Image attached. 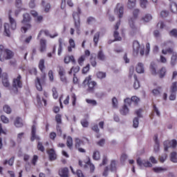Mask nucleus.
<instances>
[{
	"label": "nucleus",
	"mask_w": 177,
	"mask_h": 177,
	"mask_svg": "<svg viewBox=\"0 0 177 177\" xmlns=\"http://www.w3.org/2000/svg\"><path fill=\"white\" fill-rule=\"evenodd\" d=\"M21 23H31V17L30 16V14H24L23 19L21 20Z\"/></svg>",
	"instance_id": "obj_20"
},
{
	"label": "nucleus",
	"mask_w": 177,
	"mask_h": 177,
	"mask_svg": "<svg viewBox=\"0 0 177 177\" xmlns=\"http://www.w3.org/2000/svg\"><path fill=\"white\" fill-rule=\"evenodd\" d=\"M21 24L23 26L21 27V31L24 34H26V32H27L28 30H31V27H32L31 22L21 23Z\"/></svg>",
	"instance_id": "obj_14"
},
{
	"label": "nucleus",
	"mask_w": 177,
	"mask_h": 177,
	"mask_svg": "<svg viewBox=\"0 0 177 177\" xmlns=\"http://www.w3.org/2000/svg\"><path fill=\"white\" fill-rule=\"evenodd\" d=\"M93 158L96 161L100 160V152H99V151H95L93 154Z\"/></svg>",
	"instance_id": "obj_36"
},
{
	"label": "nucleus",
	"mask_w": 177,
	"mask_h": 177,
	"mask_svg": "<svg viewBox=\"0 0 177 177\" xmlns=\"http://www.w3.org/2000/svg\"><path fill=\"white\" fill-rule=\"evenodd\" d=\"M152 19L153 17H151V15L147 14L145 16L141 18V20H142V21H144L145 23H149V21H150V20H151Z\"/></svg>",
	"instance_id": "obj_32"
},
{
	"label": "nucleus",
	"mask_w": 177,
	"mask_h": 177,
	"mask_svg": "<svg viewBox=\"0 0 177 177\" xmlns=\"http://www.w3.org/2000/svg\"><path fill=\"white\" fill-rule=\"evenodd\" d=\"M91 65L89 64H88L86 66H84L83 68V69L82 70V74H86V73H88V71H89Z\"/></svg>",
	"instance_id": "obj_47"
},
{
	"label": "nucleus",
	"mask_w": 177,
	"mask_h": 177,
	"mask_svg": "<svg viewBox=\"0 0 177 177\" xmlns=\"http://www.w3.org/2000/svg\"><path fill=\"white\" fill-rule=\"evenodd\" d=\"M108 162H109V159H107V156H104L102 157V162L101 164H100V167H102L103 165H106Z\"/></svg>",
	"instance_id": "obj_56"
},
{
	"label": "nucleus",
	"mask_w": 177,
	"mask_h": 177,
	"mask_svg": "<svg viewBox=\"0 0 177 177\" xmlns=\"http://www.w3.org/2000/svg\"><path fill=\"white\" fill-rule=\"evenodd\" d=\"M147 3H149L147 0H140V5L142 9H146L147 8Z\"/></svg>",
	"instance_id": "obj_38"
},
{
	"label": "nucleus",
	"mask_w": 177,
	"mask_h": 177,
	"mask_svg": "<svg viewBox=\"0 0 177 177\" xmlns=\"http://www.w3.org/2000/svg\"><path fill=\"white\" fill-rule=\"evenodd\" d=\"M66 146L68 149H73V138L68 136L67 141H66Z\"/></svg>",
	"instance_id": "obj_34"
},
{
	"label": "nucleus",
	"mask_w": 177,
	"mask_h": 177,
	"mask_svg": "<svg viewBox=\"0 0 177 177\" xmlns=\"http://www.w3.org/2000/svg\"><path fill=\"white\" fill-rule=\"evenodd\" d=\"M133 128H138L139 127V118H135L133 120Z\"/></svg>",
	"instance_id": "obj_48"
},
{
	"label": "nucleus",
	"mask_w": 177,
	"mask_h": 177,
	"mask_svg": "<svg viewBox=\"0 0 177 177\" xmlns=\"http://www.w3.org/2000/svg\"><path fill=\"white\" fill-rule=\"evenodd\" d=\"M39 136L37 135V127L33 124L32 127L30 140L31 142H34L35 140H39Z\"/></svg>",
	"instance_id": "obj_11"
},
{
	"label": "nucleus",
	"mask_w": 177,
	"mask_h": 177,
	"mask_svg": "<svg viewBox=\"0 0 177 177\" xmlns=\"http://www.w3.org/2000/svg\"><path fill=\"white\" fill-rule=\"evenodd\" d=\"M157 27H159L160 30H162L165 27V24L162 21H159V22L157 24Z\"/></svg>",
	"instance_id": "obj_64"
},
{
	"label": "nucleus",
	"mask_w": 177,
	"mask_h": 177,
	"mask_svg": "<svg viewBox=\"0 0 177 177\" xmlns=\"http://www.w3.org/2000/svg\"><path fill=\"white\" fill-rule=\"evenodd\" d=\"M128 159V155L125 153H122L120 157L121 162H125V160Z\"/></svg>",
	"instance_id": "obj_62"
},
{
	"label": "nucleus",
	"mask_w": 177,
	"mask_h": 177,
	"mask_svg": "<svg viewBox=\"0 0 177 177\" xmlns=\"http://www.w3.org/2000/svg\"><path fill=\"white\" fill-rule=\"evenodd\" d=\"M4 35L6 37H10V30H9V24H5L4 26Z\"/></svg>",
	"instance_id": "obj_31"
},
{
	"label": "nucleus",
	"mask_w": 177,
	"mask_h": 177,
	"mask_svg": "<svg viewBox=\"0 0 177 177\" xmlns=\"http://www.w3.org/2000/svg\"><path fill=\"white\" fill-rule=\"evenodd\" d=\"M136 161L137 165H138V167H140V169H143V167H145V168H151V167H153L151 162H150V161H149L148 160H142V158H138Z\"/></svg>",
	"instance_id": "obj_5"
},
{
	"label": "nucleus",
	"mask_w": 177,
	"mask_h": 177,
	"mask_svg": "<svg viewBox=\"0 0 177 177\" xmlns=\"http://www.w3.org/2000/svg\"><path fill=\"white\" fill-rule=\"evenodd\" d=\"M73 18L74 20L75 28L77 31H80L81 27V21L80 19V15L77 13H73Z\"/></svg>",
	"instance_id": "obj_9"
},
{
	"label": "nucleus",
	"mask_w": 177,
	"mask_h": 177,
	"mask_svg": "<svg viewBox=\"0 0 177 177\" xmlns=\"http://www.w3.org/2000/svg\"><path fill=\"white\" fill-rule=\"evenodd\" d=\"M112 104H113V107H114V109H117V107L118 106V100H117V98L115 97H114L112 99Z\"/></svg>",
	"instance_id": "obj_53"
},
{
	"label": "nucleus",
	"mask_w": 177,
	"mask_h": 177,
	"mask_svg": "<svg viewBox=\"0 0 177 177\" xmlns=\"http://www.w3.org/2000/svg\"><path fill=\"white\" fill-rule=\"evenodd\" d=\"M39 136L37 135V127L33 124L32 127L30 140L31 142H34L35 140H39Z\"/></svg>",
	"instance_id": "obj_12"
},
{
	"label": "nucleus",
	"mask_w": 177,
	"mask_h": 177,
	"mask_svg": "<svg viewBox=\"0 0 177 177\" xmlns=\"http://www.w3.org/2000/svg\"><path fill=\"white\" fill-rule=\"evenodd\" d=\"M110 171H111V172H114V171H117V161L116 160H113L111 161Z\"/></svg>",
	"instance_id": "obj_26"
},
{
	"label": "nucleus",
	"mask_w": 177,
	"mask_h": 177,
	"mask_svg": "<svg viewBox=\"0 0 177 177\" xmlns=\"http://www.w3.org/2000/svg\"><path fill=\"white\" fill-rule=\"evenodd\" d=\"M140 12V10H139V8L134 9L133 10V17H131L129 19V24L131 28H132V30H138L136 25H135V20L138 19Z\"/></svg>",
	"instance_id": "obj_2"
},
{
	"label": "nucleus",
	"mask_w": 177,
	"mask_h": 177,
	"mask_svg": "<svg viewBox=\"0 0 177 177\" xmlns=\"http://www.w3.org/2000/svg\"><path fill=\"white\" fill-rule=\"evenodd\" d=\"M46 50V40L41 39H40V51L45 52Z\"/></svg>",
	"instance_id": "obj_22"
},
{
	"label": "nucleus",
	"mask_w": 177,
	"mask_h": 177,
	"mask_svg": "<svg viewBox=\"0 0 177 177\" xmlns=\"http://www.w3.org/2000/svg\"><path fill=\"white\" fill-rule=\"evenodd\" d=\"M97 57L98 60H101L102 62L106 60V55H104V53H103L102 50L98 51Z\"/></svg>",
	"instance_id": "obj_24"
},
{
	"label": "nucleus",
	"mask_w": 177,
	"mask_h": 177,
	"mask_svg": "<svg viewBox=\"0 0 177 177\" xmlns=\"http://www.w3.org/2000/svg\"><path fill=\"white\" fill-rule=\"evenodd\" d=\"M176 61H177V53H173L172 56L171 57V62L170 64L171 66H175L176 64Z\"/></svg>",
	"instance_id": "obj_28"
},
{
	"label": "nucleus",
	"mask_w": 177,
	"mask_h": 177,
	"mask_svg": "<svg viewBox=\"0 0 177 177\" xmlns=\"http://www.w3.org/2000/svg\"><path fill=\"white\" fill-rule=\"evenodd\" d=\"M90 62L93 67H96V64H97V63L96 62V57H93V56H91L90 58Z\"/></svg>",
	"instance_id": "obj_49"
},
{
	"label": "nucleus",
	"mask_w": 177,
	"mask_h": 177,
	"mask_svg": "<svg viewBox=\"0 0 177 177\" xmlns=\"http://www.w3.org/2000/svg\"><path fill=\"white\" fill-rule=\"evenodd\" d=\"M165 73H167V69L165 68H162L160 71V78H163L165 76Z\"/></svg>",
	"instance_id": "obj_54"
},
{
	"label": "nucleus",
	"mask_w": 177,
	"mask_h": 177,
	"mask_svg": "<svg viewBox=\"0 0 177 177\" xmlns=\"http://www.w3.org/2000/svg\"><path fill=\"white\" fill-rule=\"evenodd\" d=\"M82 143H84V142H82V140H81L80 138H76L75 139V147H76V149H78V148L81 147V145H82Z\"/></svg>",
	"instance_id": "obj_44"
},
{
	"label": "nucleus",
	"mask_w": 177,
	"mask_h": 177,
	"mask_svg": "<svg viewBox=\"0 0 177 177\" xmlns=\"http://www.w3.org/2000/svg\"><path fill=\"white\" fill-rule=\"evenodd\" d=\"M41 5L44 8V12L48 13L50 9V4L49 3H46L44 0H42Z\"/></svg>",
	"instance_id": "obj_25"
},
{
	"label": "nucleus",
	"mask_w": 177,
	"mask_h": 177,
	"mask_svg": "<svg viewBox=\"0 0 177 177\" xmlns=\"http://www.w3.org/2000/svg\"><path fill=\"white\" fill-rule=\"evenodd\" d=\"M86 103L88 104H91V106H96L97 104V102L95 100H86Z\"/></svg>",
	"instance_id": "obj_59"
},
{
	"label": "nucleus",
	"mask_w": 177,
	"mask_h": 177,
	"mask_svg": "<svg viewBox=\"0 0 177 177\" xmlns=\"http://www.w3.org/2000/svg\"><path fill=\"white\" fill-rule=\"evenodd\" d=\"M20 80H21V75H20L13 80L12 89L14 92L17 93L19 92V88H23V83Z\"/></svg>",
	"instance_id": "obj_3"
},
{
	"label": "nucleus",
	"mask_w": 177,
	"mask_h": 177,
	"mask_svg": "<svg viewBox=\"0 0 177 177\" xmlns=\"http://www.w3.org/2000/svg\"><path fill=\"white\" fill-rule=\"evenodd\" d=\"M35 85L37 91H42V86H41V82L39 80V77H37V81L35 82Z\"/></svg>",
	"instance_id": "obj_39"
},
{
	"label": "nucleus",
	"mask_w": 177,
	"mask_h": 177,
	"mask_svg": "<svg viewBox=\"0 0 177 177\" xmlns=\"http://www.w3.org/2000/svg\"><path fill=\"white\" fill-rule=\"evenodd\" d=\"M167 157H168V156L167 155V153H164L162 156H159V161L160 162H165V160H167Z\"/></svg>",
	"instance_id": "obj_61"
},
{
	"label": "nucleus",
	"mask_w": 177,
	"mask_h": 177,
	"mask_svg": "<svg viewBox=\"0 0 177 177\" xmlns=\"http://www.w3.org/2000/svg\"><path fill=\"white\" fill-rule=\"evenodd\" d=\"M120 113L122 115H128L129 114V109H128V106L127 104H124L120 109Z\"/></svg>",
	"instance_id": "obj_19"
},
{
	"label": "nucleus",
	"mask_w": 177,
	"mask_h": 177,
	"mask_svg": "<svg viewBox=\"0 0 177 177\" xmlns=\"http://www.w3.org/2000/svg\"><path fill=\"white\" fill-rule=\"evenodd\" d=\"M152 93L154 96H158V95H160V93H161V88H154L152 91Z\"/></svg>",
	"instance_id": "obj_46"
},
{
	"label": "nucleus",
	"mask_w": 177,
	"mask_h": 177,
	"mask_svg": "<svg viewBox=\"0 0 177 177\" xmlns=\"http://www.w3.org/2000/svg\"><path fill=\"white\" fill-rule=\"evenodd\" d=\"M153 171L156 174H160L161 172H165V171H167V168L155 167V168H153Z\"/></svg>",
	"instance_id": "obj_35"
},
{
	"label": "nucleus",
	"mask_w": 177,
	"mask_h": 177,
	"mask_svg": "<svg viewBox=\"0 0 177 177\" xmlns=\"http://www.w3.org/2000/svg\"><path fill=\"white\" fill-rule=\"evenodd\" d=\"M8 19H9L11 30H16V28H17V22L16 21V19L12 17L10 15H9Z\"/></svg>",
	"instance_id": "obj_15"
},
{
	"label": "nucleus",
	"mask_w": 177,
	"mask_h": 177,
	"mask_svg": "<svg viewBox=\"0 0 177 177\" xmlns=\"http://www.w3.org/2000/svg\"><path fill=\"white\" fill-rule=\"evenodd\" d=\"M95 21H96V20L93 17H89L87 18L88 24H92V23H95Z\"/></svg>",
	"instance_id": "obj_63"
},
{
	"label": "nucleus",
	"mask_w": 177,
	"mask_h": 177,
	"mask_svg": "<svg viewBox=\"0 0 177 177\" xmlns=\"http://www.w3.org/2000/svg\"><path fill=\"white\" fill-rule=\"evenodd\" d=\"M136 6V0H129L127 3L128 9H133Z\"/></svg>",
	"instance_id": "obj_29"
},
{
	"label": "nucleus",
	"mask_w": 177,
	"mask_h": 177,
	"mask_svg": "<svg viewBox=\"0 0 177 177\" xmlns=\"http://www.w3.org/2000/svg\"><path fill=\"white\" fill-rule=\"evenodd\" d=\"M170 161H171V162H177V153L176 151L171 153Z\"/></svg>",
	"instance_id": "obj_33"
},
{
	"label": "nucleus",
	"mask_w": 177,
	"mask_h": 177,
	"mask_svg": "<svg viewBox=\"0 0 177 177\" xmlns=\"http://www.w3.org/2000/svg\"><path fill=\"white\" fill-rule=\"evenodd\" d=\"M55 120H56V122L57 123V124L56 126L57 135H58V136H62V129L60 128V126L59 125V124H62V115L60 114L56 115Z\"/></svg>",
	"instance_id": "obj_10"
},
{
	"label": "nucleus",
	"mask_w": 177,
	"mask_h": 177,
	"mask_svg": "<svg viewBox=\"0 0 177 177\" xmlns=\"http://www.w3.org/2000/svg\"><path fill=\"white\" fill-rule=\"evenodd\" d=\"M0 78L2 80V84L6 88H9L10 86V83L9 80H8V73H2V68H0Z\"/></svg>",
	"instance_id": "obj_6"
},
{
	"label": "nucleus",
	"mask_w": 177,
	"mask_h": 177,
	"mask_svg": "<svg viewBox=\"0 0 177 177\" xmlns=\"http://www.w3.org/2000/svg\"><path fill=\"white\" fill-rule=\"evenodd\" d=\"M114 13L119 17V19H122V17L124 16V6L118 3L114 10Z\"/></svg>",
	"instance_id": "obj_8"
},
{
	"label": "nucleus",
	"mask_w": 177,
	"mask_h": 177,
	"mask_svg": "<svg viewBox=\"0 0 177 177\" xmlns=\"http://www.w3.org/2000/svg\"><path fill=\"white\" fill-rule=\"evenodd\" d=\"M15 126L17 128H21V127H23V119H21L20 117L16 118L15 121Z\"/></svg>",
	"instance_id": "obj_21"
},
{
	"label": "nucleus",
	"mask_w": 177,
	"mask_h": 177,
	"mask_svg": "<svg viewBox=\"0 0 177 177\" xmlns=\"http://www.w3.org/2000/svg\"><path fill=\"white\" fill-rule=\"evenodd\" d=\"M52 92L54 99H57V97H59V94L57 93V90H56V87H53L52 88Z\"/></svg>",
	"instance_id": "obj_51"
},
{
	"label": "nucleus",
	"mask_w": 177,
	"mask_h": 177,
	"mask_svg": "<svg viewBox=\"0 0 177 177\" xmlns=\"http://www.w3.org/2000/svg\"><path fill=\"white\" fill-rule=\"evenodd\" d=\"M6 56L4 57H2L1 55H0V60L1 62H5V60H9L13 57V52L10 50H5Z\"/></svg>",
	"instance_id": "obj_13"
},
{
	"label": "nucleus",
	"mask_w": 177,
	"mask_h": 177,
	"mask_svg": "<svg viewBox=\"0 0 177 177\" xmlns=\"http://www.w3.org/2000/svg\"><path fill=\"white\" fill-rule=\"evenodd\" d=\"M97 78H100V80H103V78H106V73L103 72H98L97 73Z\"/></svg>",
	"instance_id": "obj_55"
},
{
	"label": "nucleus",
	"mask_w": 177,
	"mask_h": 177,
	"mask_svg": "<svg viewBox=\"0 0 177 177\" xmlns=\"http://www.w3.org/2000/svg\"><path fill=\"white\" fill-rule=\"evenodd\" d=\"M84 62H85V56L82 55L77 60V63L80 64V66L84 65Z\"/></svg>",
	"instance_id": "obj_52"
},
{
	"label": "nucleus",
	"mask_w": 177,
	"mask_h": 177,
	"mask_svg": "<svg viewBox=\"0 0 177 177\" xmlns=\"http://www.w3.org/2000/svg\"><path fill=\"white\" fill-rule=\"evenodd\" d=\"M163 146L165 151H168V149H169V147H172L173 149L176 147L177 141L176 140H172L171 141L166 140L163 142Z\"/></svg>",
	"instance_id": "obj_7"
},
{
	"label": "nucleus",
	"mask_w": 177,
	"mask_h": 177,
	"mask_svg": "<svg viewBox=\"0 0 177 177\" xmlns=\"http://www.w3.org/2000/svg\"><path fill=\"white\" fill-rule=\"evenodd\" d=\"M84 85H88V88L87 89V92L89 93H93L95 92V86H96L97 84L95 82H91V76L86 77L85 80L83 81Z\"/></svg>",
	"instance_id": "obj_4"
},
{
	"label": "nucleus",
	"mask_w": 177,
	"mask_h": 177,
	"mask_svg": "<svg viewBox=\"0 0 177 177\" xmlns=\"http://www.w3.org/2000/svg\"><path fill=\"white\" fill-rule=\"evenodd\" d=\"M99 38H100V32H97L95 33L93 37V42L95 44V46H97V43L99 42Z\"/></svg>",
	"instance_id": "obj_30"
},
{
	"label": "nucleus",
	"mask_w": 177,
	"mask_h": 177,
	"mask_svg": "<svg viewBox=\"0 0 177 177\" xmlns=\"http://www.w3.org/2000/svg\"><path fill=\"white\" fill-rule=\"evenodd\" d=\"M44 34L45 35H46L47 37H50V38H55V37H57V35H59L57 33H55L54 35H52L49 34V30H44Z\"/></svg>",
	"instance_id": "obj_57"
},
{
	"label": "nucleus",
	"mask_w": 177,
	"mask_h": 177,
	"mask_svg": "<svg viewBox=\"0 0 177 177\" xmlns=\"http://www.w3.org/2000/svg\"><path fill=\"white\" fill-rule=\"evenodd\" d=\"M154 151L156 153L160 151V142H158V137L157 136H155Z\"/></svg>",
	"instance_id": "obj_27"
},
{
	"label": "nucleus",
	"mask_w": 177,
	"mask_h": 177,
	"mask_svg": "<svg viewBox=\"0 0 177 177\" xmlns=\"http://www.w3.org/2000/svg\"><path fill=\"white\" fill-rule=\"evenodd\" d=\"M170 37H174V38H177V30L176 29H172L169 32Z\"/></svg>",
	"instance_id": "obj_58"
},
{
	"label": "nucleus",
	"mask_w": 177,
	"mask_h": 177,
	"mask_svg": "<svg viewBox=\"0 0 177 177\" xmlns=\"http://www.w3.org/2000/svg\"><path fill=\"white\" fill-rule=\"evenodd\" d=\"M48 154L49 156V159L50 161H55V160H56V152L55 151V149H51L48 150Z\"/></svg>",
	"instance_id": "obj_17"
},
{
	"label": "nucleus",
	"mask_w": 177,
	"mask_h": 177,
	"mask_svg": "<svg viewBox=\"0 0 177 177\" xmlns=\"http://www.w3.org/2000/svg\"><path fill=\"white\" fill-rule=\"evenodd\" d=\"M177 91V82H173L171 88H170V92H174L176 93Z\"/></svg>",
	"instance_id": "obj_40"
},
{
	"label": "nucleus",
	"mask_w": 177,
	"mask_h": 177,
	"mask_svg": "<svg viewBox=\"0 0 177 177\" xmlns=\"http://www.w3.org/2000/svg\"><path fill=\"white\" fill-rule=\"evenodd\" d=\"M37 149L38 150H39L40 151H45V147H44V145H42V142H39L37 144Z\"/></svg>",
	"instance_id": "obj_60"
},
{
	"label": "nucleus",
	"mask_w": 177,
	"mask_h": 177,
	"mask_svg": "<svg viewBox=\"0 0 177 177\" xmlns=\"http://www.w3.org/2000/svg\"><path fill=\"white\" fill-rule=\"evenodd\" d=\"M139 49H140V54L141 56L145 55V46H140L139 41L135 40L133 42V53L134 56H138L139 54Z\"/></svg>",
	"instance_id": "obj_1"
},
{
	"label": "nucleus",
	"mask_w": 177,
	"mask_h": 177,
	"mask_svg": "<svg viewBox=\"0 0 177 177\" xmlns=\"http://www.w3.org/2000/svg\"><path fill=\"white\" fill-rule=\"evenodd\" d=\"M59 175L61 177H68V168L64 167L59 172Z\"/></svg>",
	"instance_id": "obj_23"
},
{
	"label": "nucleus",
	"mask_w": 177,
	"mask_h": 177,
	"mask_svg": "<svg viewBox=\"0 0 177 177\" xmlns=\"http://www.w3.org/2000/svg\"><path fill=\"white\" fill-rule=\"evenodd\" d=\"M171 12L173 13H177V5L176 3H173L170 6Z\"/></svg>",
	"instance_id": "obj_50"
},
{
	"label": "nucleus",
	"mask_w": 177,
	"mask_h": 177,
	"mask_svg": "<svg viewBox=\"0 0 177 177\" xmlns=\"http://www.w3.org/2000/svg\"><path fill=\"white\" fill-rule=\"evenodd\" d=\"M13 162H15V157L12 156V158H10L9 159V160H6L3 162L4 165H6V164H8V165H10V167H12V165H13Z\"/></svg>",
	"instance_id": "obj_37"
},
{
	"label": "nucleus",
	"mask_w": 177,
	"mask_h": 177,
	"mask_svg": "<svg viewBox=\"0 0 177 177\" xmlns=\"http://www.w3.org/2000/svg\"><path fill=\"white\" fill-rule=\"evenodd\" d=\"M157 64L152 62L150 64L149 70L152 74V75H157Z\"/></svg>",
	"instance_id": "obj_16"
},
{
	"label": "nucleus",
	"mask_w": 177,
	"mask_h": 177,
	"mask_svg": "<svg viewBox=\"0 0 177 177\" xmlns=\"http://www.w3.org/2000/svg\"><path fill=\"white\" fill-rule=\"evenodd\" d=\"M39 68L41 71H44V68H45V60L40 59L39 63Z\"/></svg>",
	"instance_id": "obj_41"
},
{
	"label": "nucleus",
	"mask_w": 177,
	"mask_h": 177,
	"mask_svg": "<svg viewBox=\"0 0 177 177\" xmlns=\"http://www.w3.org/2000/svg\"><path fill=\"white\" fill-rule=\"evenodd\" d=\"M59 71V75L62 76V75H66V70H64V68H63V66H58Z\"/></svg>",
	"instance_id": "obj_42"
},
{
	"label": "nucleus",
	"mask_w": 177,
	"mask_h": 177,
	"mask_svg": "<svg viewBox=\"0 0 177 177\" xmlns=\"http://www.w3.org/2000/svg\"><path fill=\"white\" fill-rule=\"evenodd\" d=\"M113 37L115 38V41H121V39H122V38L120 37V33L117 30L114 31Z\"/></svg>",
	"instance_id": "obj_43"
},
{
	"label": "nucleus",
	"mask_w": 177,
	"mask_h": 177,
	"mask_svg": "<svg viewBox=\"0 0 177 177\" xmlns=\"http://www.w3.org/2000/svg\"><path fill=\"white\" fill-rule=\"evenodd\" d=\"M136 70L138 74H143V73H145V65H143L142 63L139 62Z\"/></svg>",
	"instance_id": "obj_18"
},
{
	"label": "nucleus",
	"mask_w": 177,
	"mask_h": 177,
	"mask_svg": "<svg viewBox=\"0 0 177 177\" xmlns=\"http://www.w3.org/2000/svg\"><path fill=\"white\" fill-rule=\"evenodd\" d=\"M3 111H5V113L7 114H10V113H12V109L10 106H9V105H5L3 106Z\"/></svg>",
	"instance_id": "obj_45"
}]
</instances>
